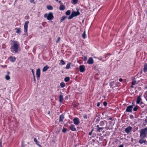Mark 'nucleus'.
Masks as SVG:
<instances>
[{
    "mask_svg": "<svg viewBox=\"0 0 147 147\" xmlns=\"http://www.w3.org/2000/svg\"><path fill=\"white\" fill-rule=\"evenodd\" d=\"M19 45L18 43L16 41H14L11 47V51L13 53H17L18 51Z\"/></svg>",
    "mask_w": 147,
    "mask_h": 147,
    "instance_id": "obj_1",
    "label": "nucleus"
},
{
    "mask_svg": "<svg viewBox=\"0 0 147 147\" xmlns=\"http://www.w3.org/2000/svg\"><path fill=\"white\" fill-rule=\"evenodd\" d=\"M147 135V128H145L140 129V137L142 139H144L146 137Z\"/></svg>",
    "mask_w": 147,
    "mask_h": 147,
    "instance_id": "obj_2",
    "label": "nucleus"
},
{
    "mask_svg": "<svg viewBox=\"0 0 147 147\" xmlns=\"http://www.w3.org/2000/svg\"><path fill=\"white\" fill-rule=\"evenodd\" d=\"M44 16L45 18H46L48 20L50 21L51 20L54 18L53 13L51 12H50L49 13H45L44 15Z\"/></svg>",
    "mask_w": 147,
    "mask_h": 147,
    "instance_id": "obj_3",
    "label": "nucleus"
},
{
    "mask_svg": "<svg viewBox=\"0 0 147 147\" xmlns=\"http://www.w3.org/2000/svg\"><path fill=\"white\" fill-rule=\"evenodd\" d=\"M134 104L133 102L132 105H131L127 106L126 109V111L129 112H131L133 107L134 106Z\"/></svg>",
    "mask_w": 147,
    "mask_h": 147,
    "instance_id": "obj_4",
    "label": "nucleus"
},
{
    "mask_svg": "<svg viewBox=\"0 0 147 147\" xmlns=\"http://www.w3.org/2000/svg\"><path fill=\"white\" fill-rule=\"evenodd\" d=\"M108 124H109L110 125H108L107 124L105 127V129L107 130L111 129L114 124L112 121H109Z\"/></svg>",
    "mask_w": 147,
    "mask_h": 147,
    "instance_id": "obj_5",
    "label": "nucleus"
},
{
    "mask_svg": "<svg viewBox=\"0 0 147 147\" xmlns=\"http://www.w3.org/2000/svg\"><path fill=\"white\" fill-rule=\"evenodd\" d=\"M73 121L74 124L76 125H78L80 123V119L77 117L73 119Z\"/></svg>",
    "mask_w": 147,
    "mask_h": 147,
    "instance_id": "obj_6",
    "label": "nucleus"
},
{
    "mask_svg": "<svg viewBox=\"0 0 147 147\" xmlns=\"http://www.w3.org/2000/svg\"><path fill=\"white\" fill-rule=\"evenodd\" d=\"M29 23V21H27L25 23L24 25V32L26 33L27 32L28 25Z\"/></svg>",
    "mask_w": 147,
    "mask_h": 147,
    "instance_id": "obj_7",
    "label": "nucleus"
},
{
    "mask_svg": "<svg viewBox=\"0 0 147 147\" xmlns=\"http://www.w3.org/2000/svg\"><path fill=\"white\" fill-rule=\"evenodd\" d=\"M132 127L129 126L126 128L125 129V132L127 134H129L132 130Z\"/></svg>",
    "mask_w": 147,
    "mask_h": 147,
    "instance_id": "obj_8",
    "label": "nucleus"
},
{
    "mask_svg": "<svg viewBox=\"0 0 147 147\" xmlns=\"http://www.w3.org/2000/svg\"><path fill=\"white\" fill-rule=\"evenodd\" d=\"M136 103L138 104H143V102L142 101V99L140 96H138L137 98Z\"/></svg>",
    "mask_w": 147,
    "mask_h": 147,
    "instance_id": "obj_9",
    "label": "nucleus"
},
{
    "mask_svg": "<svg viewBox=\"0 0 147 147\" xmlns=\"http://www.w3.org/2000/svg\"><path fill=\"white\" fill-rule=\"evenodd\" d=\"M85 66L84 65H81L79 66L80 71L81 72H83L85 70Z\"/></svg>",
    "mask_w": 147,
    "mask_h": 147,
    "instance_id": "obj_10",
    "label": "nucleus"
},
{
    "mask_svg": "<svg viewBox=\"0 0 147 147\" xmlns=\"http://www.w3.org/2000/svg\"><path fill=\"white\" fill-rule=\"evenodd\" d=\"M60 95H59V101L61 103H62L63 99V96L62 95V93L61 92H60Z\"/></svg>",
    "mask_w": 147,
    "mask_h": 147,
    "instance_id": "obj_11",
    "label": "nucleus"
},
{
    "mask_svg": "<svg viewBox=\"0 0 147 147\" xmlns=\"http://www.w3.org/2000/svg\"><path fill=\"white\" fill-rule=\"evenodd\" d=\"M105 124H106V125H107L108 123L107 121L105 120L101 121L99 123L100 125L101 126H104Z\"/></svg>",
    "mask_w": 147,
    "mask_h": 147,
    "instance_id": "obj_12",
    "label": "nucleus"
},
{
    "mask_svg": "<svg viewBox=\"0 0 147 147\" xmlns=\"http://www.w3.org/2000/svg\"><path fill=\"white\" fill-rule=\"evenodd\" d=\"M16 58L12 56H10L8 58L11 62H14L15 61Z\"/></svg>",
    "mask_w": 147,
    "mask_h": 147,
    "instance_id": "obj_13",
    "label": "nucleus"
},
{
    "mask_svg": "<svg viewBox=\"0 0 147 147\" xmlns=\"http://www.w3.org/2000/svg\"><path fill=\"white\" fill-rule=\"evenodd\" d=\"M87 63L89 64H92L94 63L93 59L92 57L89 58L87 61Z\"/></svg>",
    "mask_w": 147,
    "mask_h": 147,
    "instance_id": "obj_14",
    "label": "nucleus"
},
{
    "mask_svg": "<svg viewBox=\"0 0 147 147\" xmlns=\"http://www.w3.org/2000/svg\"><path fill=\"white\" fill-rule=\"evenodd\" d=\"M40 69H37L36 71V75L37 78H39L40 77Z\"/></svg>",
    "mask_w": 147,
    "mask_h": 147,
    "instance_id": "obj_15",
    "label": "nucleus"
},
{
    "mask_svg": "<svg viewBox=\"0 0 147 147\" xmlns=\"http://www.w3.org/2000/svg\"><path fill=\"white\" fill-rule=\"evenodd\" d=\"M69 128L72 131H75L76 130V129L74 125H71L69 126Z\"/></svg>",
    "mask_w": 147,
    "mask_h": 147,
    "instance_id": "obj_16",
    "label": "nucleus"
},
{
    "mask_svg": "<svg viewBox=\"0 0 147 147\" xmlns=\"http://www.w3.org/2000/svg\"><path fill=\"white\" fill-rule=\"evenodd\" d=\"M72 15L74 17L77 16L80 14V13L78 11H73L72 13Z\"/></svg>",
    "mask_w": 147,
    "mask_h": 147,
    "instance_id": "obj_17",
    "label": "nucleus"
},
{
    "mask_svg": "<svg viewBox=\"0 0 147 147\" xmlns=\"http://www.w3.org/2000/svg\"><path fill=\"white\" fill-rule=\"evenodd\" d=\"M64 118V116L62 114L60 116L59 118V122H62L63 121V120Z\"/></svg>",
    "mask_w": 147,
    "mask_h": 147,
    "instance_id": "obj_18",
    "label": "nucleus"
},
{
    "mask_svg": "<svg viewBox=\"0 0 147 147\" xmlns=\"http://www.w3.org/2000/svg\"><path fill=\"white\" fill-rule=\"evenodd\" d=\"M144 72L146 73L147 71V64L145 63L144 65V67L143 69Z\"/></svg>",
    "mask_w": 147,
    "mask_h": 147,
    "instance_id": "obj_19",
    "label": "nucleus"
},
{
    "mask_svg": "<svg viewBox=\"0 0 147 147\" xmlns=\"http://www.w3.org/2000/svg\"><path fill=\"white\" fill-rule=\"evenodd\" d=\"M15 30H16V32L17 33L20 34L21 32V29L20 28H16L15 29Z\"/></svg>",
    "mask_w": 147,
    "mask_h": 147,
    "instance_id": "obj_20",
    "label": "nucleus"
},
{
    "mask_svg": "<svg viewBox=\"0 0 147 147\" xmlns=\"http://www.w3.org/2000/svg\"><path fill=\"white\" fill-rule=\"evenodd\" d=\"M146 142V141L144 140L143 139H142L140 140L139 141V143L140 144H142L144 143H145Z\"/></svg>",
    "mask_w": 147,
    "mask_h": 147,
    "instance_id": "obj_21",
    "label": "nucleus"
},
{
    "mask_svg": "<svg viewBox=\"0 0 147 147\" xmlns=\"http://www.w3.org/2000/svg\"><path fill=\"white\" fill-rule=\"evenodd\" d=\"M49 68V67L47 65L45 66L43 69V72L46 71Z\"/></svg>",
    "mask_w": 147,
    "mask_h": 147,
    "instance_id": "obj_22",
    "label": "nucleus"
},
{
    "mask_svg": "<svg viewBox=\"0 0 147 147\" xmlns=\"http://www.w3.org/2000/svg\"><path fill=\"white\" fill-rule=\"evenodd\" d=\"M65 9L64 5H61L59 7V9L61 10H63Z\"/></svg>",
    "mask_w": 147,
    "mask_h": 147,
    "instance_id": "obj_23",
    "label": "nucleus"
},
{
    "mask_svg": "<svg viewBox=\"0 0 147 147\" xmlns=\"http://www.w3.org/2000/svg\"><path fill=\"white\" fill-rule=\"evenodd\" d=\"M67 18V16H62L60 20V22H62L63 20H65L66 18Z\"/></svg>",
    "mask_w": 147,
    "mask_h": 147,
    "instance_id": "obj_24",
    "label": "nucleus"
},
{
    "mask_svg": "<svg viewBox=\"0 0 147 147\" xmlns=\"http://www.w3.org/2000/svg\"><path fill=\"white\" fill-rule=\"evenodd\" d=\"M34 142L36 143V144H37L38 146L39 147H41V146L38 143L37 140L36 138H34Z\"/></svg>",
    "mask_w": 147,
    "mask_h": 147,
    "instance_id": "obj_25",
    "label": "nucleus"
},
{
    "mask_svg": "<svg viewBox=\"0 0 147 147\" xmlns=\"http://www.w3.org/2000/svg\"><path fill=\"white\" fill-rule=\"evenodd\" d=\"M103 128H104V127H98L97 128V131L99 132H101L102 131H101L102 130Z\"/></svg>",
    "mask_w": 147,
    "mask_h": 147,
    "instance_id": "obj_26",
    "label": "nucleus"
},
{
    "mask_svg": "<svg viewBox=\"0 0 147 147\" xmlns=\"http://www.w3.org/2000/svg\"><path fill=\"white\" fill-rule=\"evenodd\" d=\"M47 8L49 10H52L53 9V7L51 5H47Z\"/></svg>",
    "mask_w": 147,
    "mask_h": 147,
    "instance_id": "obj_27",
    "label": "nucleus"
},
{
    "mask_svg": "<svg viewBox=\"0 0 147 147\" xmlns=\"http://www.w3.org/2000/svg\"><path fill=\"white\" fill-rule=\"evenodd\" d=\"M59 65H64L65 64V62L63 61V60H61L60 61V62L59 63Z\"/></svg>",
    "mask_w": 147,
    "mask_h": 147,
    "instance_id": "obj_28",
    "label": "nucleus"
},
{
    "mask_svg": "<svg viewBox=\"0 0 147 147\" xmlns=\"http://www.w3.org/2000/svg\"><path fill=\"white\" fill-rule=\"evenodd\" d=\"M70 80V78L69 77H66L64 79V81L65 82H68Z\"/></svg>",
    "mask_w": 147,
    "mask_h": 147,
    "instance_id": "obj_29",
    "label": "nucleus"
},
{
    "mask_svg": "<svg viewBox=\"0 0 147 147\" xmlns=\"http://www.w3.org/2000/svg\"><path fill=\"white\" fill-rule=\"evenodd\" d=\"M60 85L62 87V88H63L65 86V83H64V82H61L60 84Z\"/></svg>",
    "mask_w": 147,
    "mask_h": 147,
    "instance_id": "obj_30",
    "label": "nucleus"
},
{
    "mask_svg": "<svg viewBox=\"0 0 147 147\" xmlns=\"http://www.w3.org/2000/svg\"><path fill=\"white\" fill-rule=\"evenodd\" d=\"M71 63H68L66 66V69H68L70 68V67Z\"/></svg>",
    "mask_w": 147,
    "mask_h": 147,
    "instance_id": "obj_31",
    "label": "nucleus"
},
{
    "mask_svg": "<svg viewBox=\"0 0 147 147\" xmlns=\"http://www.w3.org/2000/svg\"><path fill=\"white\" fill-rule=\"evenodd\" d=\"M138 109V106H135L133 108V111H136Z\"/></svg>",
    "mask_w": 147,
    "mask_h": 147,
    "instance_id": "obj_32",
    "label": "nucleus"
},
{
    "mask_svg": "<svg viewBox=\"0 0 147 147\" xmlns=\"http://www.w3.org/2000/svg\"><path fill=\"white\" fill-rule=\"evenodd\" d=\"M70 11L69 10H68L66 12L65 14L66 15H69L70 14Z\"/></svg>",
    "mask_w": 147,
    "mask_h": 147,
    "instance_id": "obj_33",
    "label": "nucleus"
},
{
    "mask_svg": "<svg viewBox=\"0 0 147 147\" xmlns=\"http://www.w3.org/2000/svg\"><path fill=\"white\" fill-rule=\"evenodd\" d=\"M5 78L7 80H9L10 79V77L8 75L5 76Z\"/></svg>",
    "mask_w": 147,
    "mask_h": 147,
    "instance_id": "obj_34",
    "label": "nucleus"
},
{
    "mask_svg": "<svg viewBox=\"0 0 147 147\" xmlns=\"http://www.w3.org/2000/svg\"><path fill=\"white\" fill-rule=\"evenodd\" d=\"M82 36L84 38H86V34H85V32L84 31V32L82 35Z\"/></svg>",
    "mask_w": 147,
    "mask_h": 147,
    "instance_id": "obj_35",
    "label": "nucleus"
},
{
    "mask_svg": "<svg viewBox=\"0 0 147 147\" xmlns=\"http://www.w3.org/2000/svg\"><path fill=\"white\" fill-rule=\"evenodd\" d=\"M73 17H74V16L72 15V14L71 13V15L68 17V19L69 20L71 19Z\"/></svg>",
    "mask_w": 147,
    "mask_h": 147,
    "instance_id": "obj_36",
    "label": "nucleus"
},
{
    "mask_svg": "<svg viewBox=\"0 0 147 147\" xmlns=\"http://www.w3.org/2000/svg\"><path fill=\"white\" fill-rule=\"evenodd\" d=\"M73 4H76L77 3L78 0H73Z\"/></svg>",
    "mask_w": 147,
    "mask_h": 147,
    "instance_id": "obj_37",
    "label": "nucleus"
},
{
    "mask_svg": "<svg viewBox=\"0 0 147 147\" xmlns=\"http://www.w3.org/2000/svg\"><path fill=\"white\" fill-rule=\"evenodd\" d=\"M136 82L134 80V81H133L132 82V85H135L136 84Z\"/></svg>",
    "mask_w": 147,
    "mask_h": 147,
    "instance_id": "obj_38",
    "label": "nucleus"
},
{
    "mask_svg": "<svg viewBox=\"0 0 147 147\" xmlns=\"http://www.w3.org/2000/svg\"><path fill=\"white\" fill-rule=\"evenodd\" d=\"M67 131V129L65 128H63L62 130V132L63 133H65Z\"/></svg>",
    "mask_w": 147,
    "mask_h": 147,
    "instance_id": "obj_39",
    "label": "nucleus"
},
{
    "mask_svg": "<svg viewBox=\"0 0 147 147\" xmlns=\"http://www.w3.org/2000/svg\"><path fill=\"white\" fill-rule=\"evenodd\" d=\"M83 117L85 119H87V116L86 115H84L83 116Z\"/></svg>",
    "mask_w": 147,
    "mask_h": 147,
    "instance_id": "obj_40",
    "label": "nucleus"
},
{
    "mask_svg": "<svg viewBox=\"0 0 147 147\" xmlns=\"http://www.w3.org/2000/svg\"><path fill=\"white\" fill-rule=\"evenodd\" d=\"M87 60V58L86 56H84V57L83 60L84 61H85Z\"/></svg>",
    "mask_w": 147,
    "mask_h": 147,
    "instance_id": "obj_41",
    "label": "nucleus"
},
{
    "mask_svg": "<svg viewBox=\"0 0 147 147\" xmlns=\"http://www.w3.org/2000/svg\"><path fill=\"white\" fill-rule=\"evenodd\" d=\"M93 130H94V129H92V130L90 132H89V135H91L92 134V131H93Z\"/></svg>",
    "mask_w": 147,
    "mask_h": 147,
    "instance_id": "obj_42",
    "label": "nucleus"
},
{
    "mask_svg": "<svg viewBox=\"0 0 147 147\" xmlns=\"http://www.w3.org/2000/svg\"><path fill=\"white\" fill-rule=\"evenodd\" d=\"M60 38L59 37H58V40L56 41V43H58L59 42V40H60Z\"/></svg>",
    "mask_w": 147,
    "mask_h": 147,
    "instance_id": "obj_43",
    "label": "nucleus"
},
{
    "mask_svg": "<svg viewBox=\"0 0 147 147\" xmlns=\"http://www.w3.org/2000/svg\"><path fill=\"white\" fill-rule=\"evenodd\" d=\"M107 102H103V105L105 106H106L107 105Z\"/></svg>",
    "mask_w": 147,
    "mask_h": 147,
    "instance_id": "obj_44",
    "label": "nucleus"
},
{
    "mask_svg": "<svg viewBox=\"0 0 147 147\" xmlns=\"http://www.w3.org/2000/svg\"><path fill=\"white\" fill-rule=\"evenodd\" d=\"M100 102H98L97 103V107H99L100 105Z\"/></svg>",
    "mask_w": 147,
    "mask_h": 147,
    "instance_id": "obj_45",
    "label": "nucleus"
},
{
    "mask_svg": "<svg viewBox=\"0 0 147 147\" xmlns=\"http://www.w3.org/2000/svg\"><path fill=\"white\" fill-rule=\"evenodd\" d=\"M31 70H32V74H33V75L34 76V75H34V71L33 69H32Z\"/></svg>",
    "mask_w": 147,
    "mask_h": 147,
    "instance_id": "obj_46",
    "label": "nucleus"
},
{
    "mask_svg": "<svg viewBox=\"0 0 147 147\" xmlns=\"http://www.w3.org/2000/svg\"><path fill=\"white\" fill-rule=\"evenodd\" d=\"M34 0H30V1L31 3H34Z\"/></svg>",
    "mask_w": 147,
    "mask_h": 147,
    "instance_id": "obj_47",
    "label": "nucleus"
},
{
    "mask_svg": "<svg viewBox=\"0 0 147 147\" xmlns=\"http://www.w3.org/2000/svg\"><path fill=\"white\" fill-rule=\"evenodd\" d=\"M122 80H123L122 78H120L119 79V81L120 82H122Z\"/></svg>",
    "mask_w": 147,
    "mask_h": 147,
    "instance_id": "obj_48",
    "label": "nucleus"
},
{
    "mask_svg": "<svg viewBox=\"0 0 147 147\" xmlns=\"http://www.w3.org/2000/svg\"><path fill=\"white\" fill-rule=\"evenodd\" d=\"M34 76V81H35L36 80V79H35V75H34V76Z\"/></svg>",
    "mask_w": 147,
    "mask_h": 147,
    "instance_id": "obj_49",
    "label": "nucleus"
},
{
    "mask_svg": "<svg viewBox=\"0 0 147 147\" xmlns=\"http://www.w3.org/2000/svg\"><path fill=\"white\" fill-rule=\"evenodd\" d=\"M0 147H1V140H0Z\"/></svg>",
    "mask_w": 147,
    "mask_h": 147,
    "instance_id": "obj_50",
    "label": "nucleus"
},
{
    "mask_svg": "<svg viewBox=\"0 0 147 147\" xmlns=\"http://www.w3.org/2000/svg\"><path fill=\"white\" fill-rule=\"evenodd\" d=\"M118 147H124L123 145H120Z\"/></svg>",
    "mask_w": 147,
    "mask_h": 147,
    "instance_id": "obj_51",
    "label": "nucleus"
},
{
    "mask_svg": "<svg viewBox=\"0 0 147 147\" xmlns=\"http://www.w3.org/2000/svg\"><path fill=\"white\" fill-rule=\"evenodd\" d=\"M7 73L8 74H10V72L9 71H7Z\"/></svg>",
    "mask_w": 147,
    "mask_h": 147,
    "instance_id": "obj_52",
    "label": "nucleus"
},
{
    "mask_svg": "<svg viewBox=\"0 0 147 147\" xmlns=\"http://www.w3.org/2000/svg\"><path fill=\"white\" fill-rule=\"evenodd\" d=\"M96 127H97V128H98V127H99V125H97L96 126Z\"/></svg>",
    "mask_w": 147,
    "mask_h": 147,
    "instance_id": "obj_53",
    "label": "nucleus"
},
{
    "mask_svg": "<svg viewBox=\"0 0 147 147\" xmlns=\"http://www.w3.org/2000/svg\"><path fill=\"white\" fill-rule=\"evenodd\" d=\"M112 119V118L111 117H110L109 118V120H111Z\"/></svg>",
    "mask_w": 147,
    "mask_h": 147,
    "instance_id": "obj_54",
    "label": "nucleus"
},
{
    "mask_svg": "<svg viewBox=\"0 0 147 147\" xmlns=\"http://www.w3.org/2000/svg\"><path fill=\"white\" fill-rule=\"evenodd\" d=\"M61 2V1H59V3H60Z\"/></svg>",
    "mask_w": 147,
    "mask_h": 147,
    "instance_id": "obj_55",
    "label": "nucleus"
},
{
    "mask_svg": "<svg viewBox=\"0 0 147 147\" xmlns=\"http://www.w3.org/2000/svg\"><path fill=\"white\" fill-rule=\"evenodd\" d=\"M57 2H58V0H55Z\"/></svg>",
    "mask_w": 147,
    "mask_h": 147,
    "instance_id": "obj_56",
    "label": "nucleus"
},
{
    "mask_svg": "<svg viewBox=\"0 0 147 147\" xmlns=\"http://www.w3.org/2000/svg\"><path fill=\"white\" fill-rule=\"evenodd\" d=\"M131 86V87L132 88H133V86H132V85Z\"/></svg>",
    "mask_w": 147,
    "mask_h": 147,
    "instance_id": "obj_57",
    "label": "nucleus"
}]
</instances>
